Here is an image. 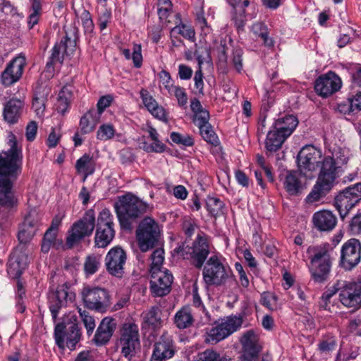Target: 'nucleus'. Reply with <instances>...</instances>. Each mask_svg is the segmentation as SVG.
<instances>
[{"instance_id": "1", "label": "nucleus", "mask_w": 361, "mask_h": 361, "mask_svg": "<svg viewBox=\"0 0 361 361\" xmlns=\"http://www.w3.org/2000/svg\"><path fill=\"white\" fill-rule=\"evenodd\" d=\"M8 137L9 149L0 153V206L6 209L16 202L13 184L22 173L23 157L16 136L11 133Z\"/></svg>"}, {"instance_id": "2", "label": "nucleus", "mask_w": 361, "mask_h": 361, "mask_svg": "<svg viewBox=\"0 0 361 361\" xmlns=\"http://www.w3.org/2000/svg\"><path fill=\"white\" fill-rule=\"evenodd\" d=\"M317 180L306 201L313 203L324 197L334 187L339 176L341 167L331 156L324 157L319 166Z\"/></svg>"}, {"instance_id": "3", "label": "nucleus", "mask_w": 361, "mask_h": 361, "mask_svg": "<svg viewBox=\"0 0 361 361\" xmlns=\"http://www.w3.org/2000/svg\"><path fill=\"white\" fill-rule=\"evenodd\" d=\"M114 207L121 227L130 230L133 222L147 212L148 204L128 193L119 197Z\"/></svg>"}, {"instance_id": "4", "label": "nucleus", "mask_w": 361, "mask_h": 361, "mask_svg": "<svg viewBox=\"0 0 361 361\" xmlns=\"http://www.w3.org/2000/svg\"><path fill=\"white\" fill-rule=\"evenodd\" d=\"M329 244L316 247H309L308 253H313L311 257V267L310 268L312 279L317 283H322L329 278L331 259L329 253Z\"/></svg>"}, {"instance_id": "5", "label": "nucleus", "mask_w": 361, "mask_h": 361, "mask_svg": "<svg viewBox=\"0 0 361 361\" xmlns=\"http://www.w3.org/2000/svg\"><path fill=\"white\" fill-rule=\"evenodd\" d=\"M174 251L184 259H190L195 268L201 269L209 254V245L207 239L199 235L190 245L185 241Z\"/></svg>"}, {"instance_id": "6", "label": "nucleus", "mask_w": 361, "mask_h": 361, "mask_svg": "<svg viewBox=\"0 0 361 361\" xmlns=\"http://www.w3.org/2000/svg\"><path fill=\"white\" fill-rule=\"evenodd\" d=\"M231 274V270L226 268L216 255L207 260L202 269L203 280L207 287L224 285Z\"/></svg>"}, {"instance_id": "7", "label": "nucleus", "mask_w": 361, "mask_h": 361, "mask_svg": "<svg viewBox=\"0 0 361 361\" xmlns=\"http://www.w3.org/2000/svg\"><path fill=\"white\" fill-rule=\"evenodd\" d=\"M323 159L320 149L312 145L302 147L297 155L298 169L306 178H312L313 172L316 171Z\"/></svg>"}, {"instance_id": "8", "label": "nucleus", "mask_w": 361, "mask_h": 361, "mask_svg": "<svg viewBox=\"0 0 361 361\" xmlns=\"http://www.w3.org/2000/svg\"><path fill=\"white\" fill-rule=\"evenodd\" d=\"M118 345L121 347V355L130 361L140 345L138 326L131 322L125 323L121 329Z\"/></svg>"}, {"instance_id": "9", "label": "nucleus", "mask_w": 361, "mask_h": 361, "mask_svg": "<svg viewBox=\"0 0 361 361\" xmlns=\"http://www.w3.org/2000/svg\"><path fill=\"white\" fill-rule=\"evenodd\" d=\"M94 236L95 247L108 246L115 236L114 217L108 209H103L98 216Z\"/></svg>"}, {"instance_id": "10", "label": "nucleus", "mask_w": 361, "mask_h": 361, "mask_svg": "<svg viewBox=\"0 0 361 361\" xmlns=\"http://www.w3.org/2000/svg\"><path fill=\"white\" fill-rule=\"evenodd\" d=\"M361 200V183H357L341 191L335 197L334 205L343 219Z\"/></svg>"}, {"instance_id": "11", "label": "nucleus", "mask_w": 361, "mask_h": 361, "mask_svg": "<svg viewBox=\"0 0 361 361\" xmlns=\"http://www.w3.org/2000/svg\"><path fill=\"white\" fill-rule=\"evenodd\" d=\"M160 231L157 222L150 217L145 218L139 224L136 236L140 249L146 252L158 241Z\"/></svg>"}, {"instance_id": "12", "label": "nucleus", "mask_w": 361, "mask_h": 361, "mask_svg": "<svg viewBox=\"0 0 361 361\" xmlns=\"http://www.w3.org/2000/svg\"><path fill=\"white\" fill-rule=\"evenodd\" d=\"M95 227V214L92 209L87 210L84 216L75 222L71 231V234L67 237L66 243L69 247H73L86 236H90Z\"/></svg>"}, {"instance_id": "13", "label": "nucleus", "mask_w": 361, "mask_h": 361, "mask_svg": "<svg viewBox=\"0 0 361 361\" xmlns=\"http://www.w3.org/2000/svg\"><path fill=\"white\" fill-rule=\"evenodd\" d=\"M82 298L85 307L99 312H105L110 306V296L104 288L85 287Z\"/></svg>"}, {"instance_id": "14", "label": "nucleus", "mask_w": 361, "mask_h": 361, "mask_svg": "<svg viewBox=\"0 0 361 361\" xmlns=\"http://www.w3.org/2000/svg\"><path fill=\"white\" fill-rule=\"evenodd\" d=\"M80 331L77 324L71 323L68 325L59 323L54 329V338L57 346L61 349L65 348V343L71 350L75 349L77 343L80 340Z\"/></svg>"}, {"instance_id": "15", "label": "nucleus", "mask_w": 361, "mask_h": 361, "mask_svg": "<svg viewBox=\"0 0 361 361\" xmlns=\"http://www.w3.org/2000/svg\"><path fill=\"white\" fill-rule=\"evenodd\" d=\"M360 260L361 243L357 239L351 238L341 247L340 265L345 270L350 271L357 266Z\"/></svg>"}, {"instance_id": "16", "label": "nucleus", "mask_w": 361, "mask_h": 361, "mask_svg": "<svg viewBox=\"0 0 361 361\" xmlns=\"http://www.w3.org/2000/svg\"><path fill=\"white\" fill-rule=\"evenodd\" d=\"M127 255L123 249L116 246L107 252L104 262L106 271L111 275L121 278L124 274Z\"/></svg>"}, {"instance_id": "17", "label": "nucleus", "mask_w": 361, "mask_h": 361, "mask_svg": "<svg viewBox=\"0 0 361 361\" xmlns=\"http://www.w3.org/2000/svg\"><path fill=\"white\" fill-rule=\"evenodd\" d=\"M342 86L340 77L334 72L329 71L317 78L314 90L318 95L326 98L338 92Z\"/></svg>"}, {"instance_id": "18", "label": "nucleus", "mask_w": 361, "mask_h": 361, "mask_svg": "<svg viewBox=\"0 0 361 361\" xmlns=\"http://www.w3.org/2000/svg\"><path fill=\"white\" fill-rule=\"evenodd\" d=\"M75 37H71L66 32V35L61 38L60 42L56 44L53 47L46 68L49 69L56 63H62L64 55L69 56L72 54L75 51Z\"/></svg>"}, {"instance_id": "19", "label": "nucleus", "mask_w": 361, "mask_h": 361, "mask_svg": "<svg viewBox=\"0 0 361 361\" xmlns=\"http://www.w3.org/2000/svg\"><path fill=\"white\" fill-rule=\"evenodd\" d=\"M354 86L361 88V67L352 74ZM338 109L345 114H355L361 111V91H352L348 97L346 103L338 105Z\"/></svg>"}, {"instance_id": "20", "label": "nucleus", "mask_w": 361, "mask_h": 361, "mask_svg": "<svg viewBox=\"0 0 361 361\" xmlns=\"http://www.w3.org/2000/svg\"><path fill=\"white\" fill-rule=\"evenodd\" d=\"M339 300L347 307H361V280L357 282H348L338 288Z\"/></svg>"}, {"instance_id": "21", "label": "nucleus", "mask_w": 361, "mask_h": 361, "mask_svg": "<svg viewBox=\"0 0 361 361\" xmlns=\"http://www.w3.org/2000/svg\"><path fill=\"white\" fill-rule=\"evenodd\" d=\"M175 354V345L172 336L167 333L163 334L155 342L150 361H165Z\"/></svg>"}, {"instance_id": "22", "label": "nucleus", "mask_w": 361, "mask_h": 361, "mask_svg": "<svg viewBox=\"0 0 361 361\" xmlns=\"http://www.w3.org/2000/svg\"><path fill=\"white\" fill-rule=\"evenodd\" d=\"M26 64L25 57L21 54L15 57L7 65L1 76V82L5 86H10L21 78Z\"/></svg>"}, {"instance_id": "23", "label": "nucleus", "mask_w": 361, "mask_h": 361, "mask_svg": "<svg viewBox=\"0 0 361 361\" xmlns=\"http://www.w3.org/2000/svg\"><path fill=\"white\" fill-rule=\"evenodd\" d=\"M150 288L156 296L161 297L171 291L173 276L168 270L150 273Z\"/></svg>"}, {"instance_id": "24", "label": "nucleus", "mask_w": 361, "mask_h": 361, "mask_svg": "<svg viewBox=\"0 0 361 361\" xmlns=\"http://www.w3.org/2000/svg\"><path fill=\"white\" fill-rule=\"evenodd\" d=\"M68 298L71 300V295L68 293V287L65 285L58 286L55 291L49 293V308L54 321L57 318L59 310L66 306Z\"/></svg>"}, {"instance_id": "25", "label": "nucleus", "mask_w": 361, "mask_h": 361, "mask_svg": "<svg viewBox=\"0 0 361 361\" xmlns=\"http://www.w3.org/2000/svg\"><path fill=\"white\" fill-rule=\"evenodd\" d=\"M116 328V322L114 319L111 317L104 318L94 336L93 341L98 346L106 344L111 338L115 329Z\"/></svg>"}, {"instance_id": "26", "label": "nucleus", "mask_w": 361, "mask_h": 361, "mask_svg": "<svg viewBox=\"0 0 361 361\" xmlns=\"http://www.w3.org/2000/svg\"><path fill=\"white\" fill-rule=\"evenodd\" d=\"M23 111V101L18 99H11L4 105L3 109L4 120L10 125L16 124L21 118Z\"/></svg>"}, {"instance_id": "27", "label": "nucleus", "mask_w": 361, "mask_h": 361, "mask_svg": "<svg viewBox=\"0 0 361 361\" xmlns=\"http://www.w3.org/2000/svg\"><path fill=\"white\" fill-rule=\"evenodd\" d=\"M302 173L298 171H288L283 181V188L291 196L300 195L305 185L301 178Z\"/></svg>"}, {"instance_id": "28", "label": "nucleus", "mask_w": 361, "mask_h": 361, "mask_svg": "<svg viewBox=\"0 0 361 361\" xmlns=\"http://www.w3.org/2000/svg\"><path fill=\"white\" fill-rule=\"evenodd\" d=\"M312 221L319 231H330L336 226L337 218L331 212L322 210L314 214Z\"/></svg>"}, {"instance_id": "29", "label": "nucleus", "mask_w": 361, "mask_h": 361, "mask_svg": "<svg viewBox=\"0 0 361 361\" xmlns=\"http://www.w3.org/2000/svg\"><path fill=\"white\" fill-rule=\"evenodd\" d=\"M27 264V257L23 254L13 253L7 265L8 274L12 278H19Z\"/></svg>"}, {"instance_id": "30", "label": "nucleus", "mask_w": 361, "mask_h": 361, "mask_svg": "<svg viewBox=\"0 0 361 361\" xmlns=\"http://www.w3.org/2000/svg\"><path fill=\"white\" fill-rule=\"evenodd\" d=\"M147 131L149 133V138L152 141V143H148L145 140V136H143L141 147L147 152H163L165 150V145L159 140V134L157 130L152 126H149Z\"/></svg>"}, {"instance_id": "31", "label": "nucleus", "mask_w": 361, "mask_h": 361, "mask_svg": "<svg viewBox=\"0 0 361 361\" xmlns=\"http://www.w3.org/2000/svg\"><path fill=\"white\" fill-rule=\"evenodd\" d=\"M99 113L96 109H91L85 114L80 121V133L82 135L87 134L93 131L99 122Z\"/></svg>"}, {"instance_id": "32", "label": "nucleus", "mask_w": 361, "mask_h": 361, "mask_svg": "<svg viewBox=\"0 0 361 361\" xmlns=\"http://www.w3.org/2000/svg\"><path fill=\"white\" fill-rule=\"evenodd\" d=\"M287 137L288 136L285 135L284 133L273 128L272 130L269 131L267 135L265 142L267 150L270 152L278 151Z\"/></svg>"}, {"instance_id": "33", "label": "nucleus", "mask_w": 361, "mask_h": 361, "mask_svg": "<svg viewBox=\"0 0 361 361\" xmlns=\"http://www.w3.org/2000/svg\"><path fill=\"white\" fill-rule=\"evenodd\" d=\"M161 311L157 306L152 307L147 312L143 314L142 327L157 329L161 326Z\"/></svg>"}, {"instance_id": "34", "label": "nucleus", "mask_w": 361, "mask_h": 361, "mask_svg": "<svg viewBox=\"0 0 361 361\" xmlns=\"http://www.w3.org/2000/svg\"><path fill=\"white\" fill-rule=\"evenodd\" d=\"M298 121L295 116L293 115L286 116L285 117L277 119L273 125V128L280 130L286 136H290L298 126Z\"/></svg>"}, {"instance_id": "35", "label": "nucleus", "mask_w": 361, "mask_h": 361, "mask_svg": "<svg viewBox=\"0 0 361 361\" xmlns=\"http://www.w3.org/2000/svg\"><path fill=\"white\" fill-rule=\"evenodd\" d=\"M175 17L176 26L171 30V37L176 32L182 35L184 38L194 42L195 40V32L194 29L191 26L181 22L180 13H176Z\"/></svg>"}, {"instance_id": "36", "label": "nucleus", "mask_w": 361, "mask_h": 361, "mask_svg": "<svg viewBox=\"0 0 361 361\" xmlns=\"http://www.w3.org/2000/svg\"><path fill=\"white\" fill-rule=\"evenodd\" d=\"M240 342L243 346V350L258 352L260 351V346L258 344V336L253 329L245 332Z\"/></svg>"}, {"instance_id": "37", "label": "nucleus", "mask_w": 361, "mask_h": 361, "mask_svg": "<svg viewBox=\"0 0 361 361\" xmlns=\"http://www.w3.org/2000/svg\"><path fill=\"white\" fill-rule=\"evenodd\" d=\"M194 319L189 307H185L176 312L174 323L180 329L189 328L192 325Z\"/></svg>"}, {"instance_id": "38", "label": "nucleus", "mask_w": 361, "mask_h": 361, "mask_svg": "<svg viewBox=\"0 0 361 361\" xmlns=\"http://www.w3.org/2000/svg\"><path fill=\"white\" fill-rule=\"evenodd\" d=\"M75 168L78 173H82L84 174L83 180H85L87 177L92 174L95 170V164L93 158L85 154L76 161Z\"/></svg>"}, {"instance_id": "39", "label": "nucleus", "mask_w": 361, "mask_h": 361, "mask_svg": "<svg viewBox=\"0 0 361 361\" xmlns=\"http://www.w3.org/2000/svg\"><path fill=\"white\" fill-rule=\"evenodd\" d=\"M102 255L92 253L88 255L84 262V271L86 276L94 274L101 267Z\"/></svg>"}, {"instance_id": "40", "label": "nucleus", "mask_w": 361, "mask_h": 361, "mask_svg": "<svg viewBox=\"0 0 361 361\" xmlns=\"http://www.w3.org/2000/svg\"><path fill=\"white\" fill-rule=\"evenodd\" d=\"M206 207L209 212L214 216H218L224 213V204L218 197H207Z\"/></svg>"}, {"instance_id": "41", "label": "nucleus", "mask_w": 361, "mask_h": 361, "mask_svg": "<svg viewBox=\"0 0 361 361\" xmlns=\"http://www.w3.org/2000/svg\"><path fill=\"white\" fill-rule=\"evenodd\" d=\"M71 92L67 87H63L59 93L56 110L59 113L64 114L69 106Z\"/></svg>"}, {"instance_id": "42", "label": "nucleus", "mask_w": 361, "mask_h": 361, "mask_svg": "<svg viewBox=\"0 0 361 361\" xmlns=\"http://www.w3.org/2000/svg\"><path fill=\"white\" fill-rule=\"evenodd\" d=\"M243 324V319L241 317L231 315L223 319L221 324L225 328L226 334L230 336L233 332L236 331Z\"/></svg>"}, {"instance_id": "43", "label": "nucleus", "mask_w": 361, "mask_h": 361, "mask_svg": "<svg viewBox=\"0 0 361 361\" xmlns=\"http://www.w3.org/2000/svg\"><path fill=\"white\" fill-rule=\"evenodd\" d=\"M243 324V319L241 317L231 315L223 319L221 324L225 328L226 334L230 336L233 332L236 331Z\"/></svg>"}, {"instance_id": "44", "label": "nucleus", "mask_w": 361, "mask_h": 361, "mask_svg": "<svg viewBox=\"0 0 361 361\" xmlns=\"http://www.w3.org/2000/svg\"><path fill=\"white\" fill-rule=\"evenodd\" d=\"M228 336L225 328L220 323L209 330L205 341L211 343H217Z\"/></svg>"}, {"instance_id": "45", "label": "nucleus", "mask_w": 361, "mask_h": 361, "mask_svg": "<svg viewBox=\"0 0 361 361\" xmlns=\"http://www.w3.org/2000/svg\"><path fill=\"white\" fill-rule=\"evenodd\" d=\"M157 6L159 19L169 23L171 20L168 18L170 17L173 9L171 0H158Z\"/></svg>"}, {"instance_id": "46", "label": "nucleus", "mask_w": 361, "mask_h": 361, "mask_svg": "<svg viewBox=\"0 0 361 361\" xmlns=\"http://www.w3.org/2000/svg\"><path fill=\"white\" fill-rule=\"evenodd\" d=\"M336 346V340L331 334L326 335L318 344V348L322 353L328 354L335 349Z\"/></svg>"}, {"instance_id": "47", "label": "nucleus", "mask_w": 361, "mask_h": 361, "mask_svg": "<svg viewBox=\"0 0 361 361\" xmlns=\"http://www.w3.org/2000/svg\"><path fill=\"white\" fill-rule=\"evenodd\" d=\"M47 93L40 94L36 92L32 100V108L36 114L39 116L43 115L45 109V103L47 102Z\"/></svg>"}, {"instance_id": "48", "label": "nucleus", "mask_w": 361, "mask_h": 361, "mask_svg": "<svg viewBox=\"0 0 361 361\" xmlns=\"http://www.w3.org/2000/svg\"><path fill=\"white\" fill-rule=\"evenodd\" d=\"M165 87L168 89L169 92L177 98L178 104L181 106L185 105L188 102L187 94L184 88L179 86H174L173 85H165Z\"/></svg>"}, {"instance_id": "49", "label": "nucleus", "mask_w": 361, "mask_h": 361, "mask_svg": "<svg viewBox=\"0 0 361 361\" xmlns=\"http://www.w3.org/2000/svg\"><path fill=\"white\" fill-rule=\"evenodd\" d=\"M199 129L202 137L206 142L214 146H216L219 144L218 137L212 130L210 124L200 127Z\"/></svg>"}, {"instance_id": "50", "label": "nucleus", "mask_w": 361, "mask_h": 361, "mask_svg": "<svg viewBox=\"0 0 361 361\" xmlns=\"http://www.w3.org/2000/svg\"><path fill=\"white\" fill-rule=\"evenodd\" d=\"M152 264L150 268V273L157 272L161 270V265L164 262V250L157 249L151 255Z\"/></svg>"}, {"instance_id": "51", "label": "nucleus", "mask_w": 361, "mask_h": 361, "mask_svg": "<svg viewBox=\"0 0 361 361\" xmlns=\"http://www.w3.org/2000/svg\"><path fill=\"white\" fill-rule=\"evenodd\" d=\"M233 8H234V12L232 20L238 30H243L247 21L245 11L243 8H236V6Z\"/></svg>"}, {"instance_id": "52", "label": "nucleus", "mask_w": 361, "mask_h": 361, "mask_svg": "<svg viewBox=\"0 0 361 361\" xmlns=\"http://www.w3.org/2000/svg\"><path fill=\"white\" fill-rule=\"evenodd\" d=\"M57 233L47 231L44 235L42 243L41 250L44 253H47L51 247L55 245L57 241Z\"/></svg>"}, {"instance_id": "53", "label": "nucleus", "mask_w": 361, "mask_h": 361, "mask_svg": "<svg viewBox=\"0 0 361 361\" xmlns=\"http://www.w3.org/2000/svg\"><path fill=\"white\" fill-rule=\"evenodd\" d=\"M115 134V129L111 124H103L99 126L97 132V138L106 141L111 139Z\"/></svg>"}, {"instance_id": "54", "label": "nucleus", "mask_w": 361, "mask_h": 361, "mask_svg": "<svg viewBox=\"0 0 361 361\" xmlns=\"http://www.w3.org/2000/svg\"><path fill=\"white\" fill-rule=\"evenodd\" d=\"M171 140L176 144H181L186 147L192 146L194 144L193 139L189 135H181L178 133L173 132L170 136Z\"/></svg>"}, {"instance_id": "55", "label": "nucleus", "mask_w": 361, "mask_h": 361, "mask_svg": "<svg viewBox=\"0 0 361 361\" xmlns=\"http://www.w3.org/2000/svg\"><path fill=\"white\" fill-rule=\"evenodd\" d=\"M220 357V355L215 350L207 349L197 354L195 361H219Z\"/></svg>"}, {"instance_id": "56", "label": "nucleus", "mask_w": 361, "mask_h": 361, "mask_svg": "<svg viewBox=\"0 0 361 361\" xmlns=\"http://www.w3.org/2000/svg\"><path fill=\"white\" fill-rule=\"evenodd\" d=\"M243 51L240 48L233 50L231 62L238 73H241L243 70Z\"/></svg>"}, {"instance_id": "57", "label": "nucleus", "mask_w": 361, "mask_h": 361, "mask_svg": "<svg viewBox=\"0 0 361 361\" xmlns=\"http://www.w3.org/2000/svg\"><path fill=\"white\" fill-rule=\"evenodd\" d=\"M348 230L353 235L361 234V212H358L350 219Z\"/></svg>"}, {"instance_id": "58", "label": "nucleus", "mask_w": 361, "mask_h": 361, "mask_svg": "<svg viewBox=\"0 0 361 361\" xmlns=\"http://www.w3.org/2000/svg\"><path fill=\"white\" fill-rule=\"evenodd\" d=\"M34 228L25 227L22 225L18 232V238L20 243L25 244L28 243L35 235Z\"/></svg>"}, {"instance_id": "59", "label": "nucleus", "mask_w": 361, "mask_h": 361, "mask_svg": "<svg viewBox=\"0 0 361 361\" xmlns=\"http://www.w3.org/2000/svg\"><path fill=\"white\" fill-rule=\"evenodd\" d=\"M336 294V291L328 290L325 291L319 301V309L331 311L329 303L331 298Z\"/></svg>"}, {"instance_id": "60", "label": "nucleus", "mask_w": 361, "mask_h": 361, "mask_svg": "<svg viewBox=\"0 0 361 361\" xmlns=\"http://www.w3.org/2000/svg\"><path fill=\"white\" fill-rule=\"evenodd\" d=\"M81 319L87 329V334H92L95 328L94 319L90 315L89 312L86 310H83L82 314L81 313Z\"/></svg>"}, {"instance_id": "61", "label": "nucleus", "mask_w": 361, "mask_h": 361, "mask_svg": "<svg viewBox=\"0 0 361 361\" xmlns=\"http://www.w3.org/2000/svg\"><path fill=\"white\" fill-rule=\"evenodd\" d=\"M140 94L142 99V102L148 111L149 112H151L152 110L154 111V108L158 106L156 100L151 95H149L148 92L145 90H142Z\"/></svg>"}, {"instance_id": "62", "label": "nucleus", "mask_w": 361, "mask_h": 361, "mask_svg": "<svg viewBox=\"0 0 361 361\" xmlns=\"http://www.w3.org/2000/svg\"><path fill=\"white\" fill-rule=\"evenodd\" d=\"M209 114L207 110L204 109L203 110L197 112L195 114L194 123L198 126V128L202 127L203 126L209 124Z\"/></svg>"}, {"instance_id": "63", "label": "nucleus", "mask_w": 361, "mask_h": 361, "mask_svg": "<svg viewBox=\"0 0 361 361\" xmlns=\"http://www.w3.org/2000/svg\"><path fill=\"white\" fill-rule=\"evenodd\" d=\"M25 295V290L24 289L23 283L18 280L17 281V306L18 307V311L23 312L25 310V306L23 304V299Z\"/></svg>"}, {"instance_id": "64", "label": "nucleus", "mask_w": 361, "mask_h": 361, "mask_svg": "<svg viewBox=\"0 0 361 361\" xmlns=\"http://www.w3.org/2000/svg\"><path fill=\"white\" fill-rule=\"evenodd\" d=\"M82 23L86 33H92L94 30V23L90 13L84 10L82 13Z\"/></svg>"}]
</instances>
